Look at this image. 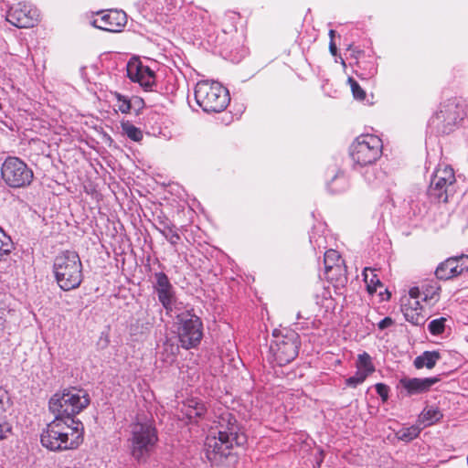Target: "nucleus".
<instances>
[{"instance_id": "1", "label": "nucleus", "mask_w": 468, "mask_h": 468, "mask_svg": "<svg viewBox=\"0 0 468 468\" xmlns=\"http://www.w3.org/2000/svg\"><path fill=\"white\" fill-rule=\"evenodd\" d=\"M218 436L211 435L206 439V456L212 463H220L230 455V450L236 446H242L247 437L239 431L236 419L229 413L221 418Z\"/></svg>"}, {"instance_id": "2", "label": "nucleus", "mask_w": 468, "mask_h": 468, "mask_svg": "<svg viewBox=\"0 0 468 468\" xmlns=\"http://www.w3.org/2000/svg\"><path fill=\"white\" fill-rule=\"evenodd\" d=\"M83 424L55 417L41 433L40 441L50 451H65L77 448L83 441Z\"/></svg>"}, {"instance_id": "3", "label": "nucleus", "mask_w": 468, "mask_h": 468, "mask_svg": "<svg viewBox=\"0 0 468 468\" xmlns=\"http://www.w3.org/2000/svg\"><path fill=\"white\" fill-rule=\"evenodd\" d=\"M157 441V430L152 420H137L130 425V437L127 442L130 453L137 463L147 462Z\"/></svg>"}, {"instance_id": "4", "label": "nucleus", "mask_w": 468, "mask_h": 468, "mask_svg": "<svg viewBox=\"0 0 468 468\" xmlns=\"http://www.w3.org/2000/svg\"><path fill=\"white\" fill-rule=\"evenodd\" d=\"M90 402L86 390L70 388L54 394L48 401V408L55 417L65 419L72 424L79 421L75 420V416L86 409Z\"/></svg>"}, {"instance_id": "5", "label": "nucleus", "mask_w": 468, "mask_h": 468, "mask_svg": "<svg viewBox=\"0 0 468 468\" xmlns=\"http://www.w3.org/2000/svg\"><path fill=\"white\" fill-rule=\"evenodd\" d=\"M55 280L63 291L78 288L83 279L82 263L79 254L73 250L58 253L53 261Z\"/></svg>"}, {"instance_id": "6", "label": "nucleus", "mask_w": 468, "mask_h": 468, "mask_svg": "<svg viewBox=\"0 0 468 468\" xmlns=\"http://www.w3.org/2000/svg\"><path fill=\"white\" fill-rule=\"evenodd\" d=\"M195 99L206 112H220L227 108L230 101L226 88L218 82L207 80L197 82L195 88Z\"/></svg>"}, {"instance_id": "7", "label": "nucleus", "mask_w": 468, "mask_h": 468, "mask_svg": "<svg viewBox=\"0 0 468 468\" xmlns=\"http://www.w3.org/2000/svg\"><path fill=\"white\" fill-rule=\"evenodd\" d=\"M465 115L463 106L456 98L442 101L439 110L430 119L429 125L438 133L448 134L454 131Z\"/></svg>"}, {"instance_id": "8", "label": "nucleus", "mask_w": 468, "mask_h": 468, "mask_svg": "<svg viewBox=\"0 0 468 468\" xmlns=\"http://www.w3.org/2000/svg\"><path fill=\"white\" fill-rule=\"evenodd\" d=\"M272 335L274 340L270 346V352L276 364L282 367L293 361L301 345L299 335L291 330H285L284 334L274 330Z\"/></svg>"}, {"instance_id": "9", "label": "nucleus", "mask_w": 468, "mask_h": 468, "mask_svg": "<svg viewBox=\"0 0 468 468\" xmlns=\"http://www.w3.org/2000/svg\"><path fill=\"white\" fill-rule=\"evenodd\" d=\"M1 176L9 187L20 188L31 184L34 174L20 158L8 156L2 165Z\"/></svg>"}, {"instance_id": "10", "label": "nucleus", "mask_w": 468, "mask_h": 468, "mask_svg": "<svg viewBox=\"0 0 468 468\" xmlns=\"http://www.w3.org/2000/svg\"><path fill=\"white\" fill-rule=\"evenodd\" d=\"M382 142L375 135L363 134L351 145V156L361 166L374 164L381 155Z\"/></svg>"}, {"instance_id": "11", "label": "nucleus", "mask_w": 468, "mask_h": 468, "mask_svg": "<svg viewBox=\"0 0 468 468\" xmlns=\"http://www.w3.org/2000/svg\"><path fill=\"white\" fill-rule=\"evenodd\" d=\"M178 338L185 349L196 347L203 336L201 319L191 311H186L177 315Z\"/></svg>"}, {"instance_id": "12", "label": "nucleus", "mask_w": 468, "mask_h": 468, "mask_svg": "<svg viewBox=\"0 0 468 468\" xmlns=\"http://www.w3.org/2000/svg\"><path fill=\"white\" fill-rule=\"evenodd\" d=\"M455 182V175L452 167L445 166L437 169L428 189L430 198L437 202L447 203L449 197L454 192Z\"/></svg>"}, {"instance_id": "13", "label": "nucleus", "mask_w": 468, "mask_h": 468, "mask_svg": "<svg viewBox=\"0 0 468 468\" xmlns=\"http://www.w3.org/2000/svg\"><path fill=\"white\" fill-rule=\"evenodd\" d=\"M100 17L92 21V25L99 29L109 32H119L127 22L126 14L122 10L112 9L98 13Z\"/></svg>"}, {"instance_id": "14", "label": "nucleus", "mask_w": 468, "mask_h": 468, "mask_svg": "<svg viewBox=\"0 0 468 468\" xmlns=\"http://www.w3.org/2000/svg\"><path fill=\"white\" fill-rule=\"evenodd\" d=\"M468 271V256L461 255L451 257L441 262L435 271V275L440 280H449Z\"/></svg>"}, {"instance_id": "15", "label": "nucleus", "mask_w": 468, "mask_h": 468, "mask_svg": "<svg viewBox=\"0 0 468 468\" xmlns=\"http://www.w3.org/2000/svg\"><path fill=\"white\" fill-rule=\"evenodd\" d=\"M154 277L155 279L154 289L157 293L159 302L167 312L172 311L173 304L176 302V293L172 283L163 271L155 272Z\"/></svg>"}, {"instance_id": "16", "label": "nucleus", "mask_w": 468, "mask_h": 468, "mask_svg": "<svg viewBox=\"0 0 468 468\" xmlns=\"http://www.w3.org/2000/svg\"><path fill=\"white\" fill-rule=\"evenodd\" d=\"M6 20L13 26L19 28H28L34 27L36 18V10L30 9L27 5L12 6L7 11Z\"/></svg>"}, {"instance_id": "17", "label": "nucleus", "mask_w": 468, "mask_h": 468, "mask_svg": "<svg viewBox=\"0 0 468 468\" xmlns=\"http://www.w3.org/2000/svg\"><path fill=\"white\" fill-rule=\"evenodd\" d=\"M441 381L440 376L433 378H404L399 380L400 386L406 389L409 396L414 394L425 393L431 389V388Z\"/></svg>"}, {"instance_id": "18", "label": "nucleus", "mask_w": 468, "mask_h": 468, "mask_svg": "<svg viewBox=\"0 0 468 468\" xmlns=\"http://www.w3.org/2000/svg\"><path fill=\"white\" fill-rule=\"evenodd\" d=\"M133 67L128 68V76L133 81H137L141 86L150 89L154 83V72L147 66L139 64Z\"/></svg>"}, {"instance_id": "19", "label": "nucleus", "mask_w": 468, "mask_h": 468, "mask_svg": "<svg viewBox=\"0 0 468 468\" xmlns=\"http://www.w3.org/2000/svg\"><path fill=\"white\" fill-rule=\"evenodd\" d=\"M206 405L196 399H189L182 410V412L190 421H197V419H202L207 413Z\"/></svg>"}, {"instance_id": "20", "label": "nucleus", "mask_w": 468, "mask_h": 468, "mask_svg": "<svg viewBox=\"0 0 468 468\" xmlns=\"http://www.w3.org/2000/svg\"><path fill=\"white\" fill-rule=\"evenodd\" d=\"M441 358V356L438 351H424L421 355L415 357L413 365L417 369L423 367L431 369Z\"/></svg>"}, {"instance_id": "21", "label": "nucleus", "mask_w": 468, "mask_h": 468, "mask_svg": "<svg viewBox=\"0 0 468 468\" xmlns=\"http://www.w3.org/2000/svg\"><path fill=\"white\" fill-rule=\"evenodd\" d=\"M340 255L335 250H329L324 253V263L325 273L329 279H334V276H331L330 273L334 271H341V265L339 264Z\"/></svg>"}, {"instance_id": "22", "label": "nucleus", "mask_w": 468, "mask_h": 468, "mask_svg": "<svg viewBox=\"0 0 468 468\" xmlns=\"http://www.w3.org/2000/svg\"><path fill=\"white\" fill-rule=\"evenodd\" d=\"M402 312L405 319L414 325H421L425 323L424 315L420 311H417V307H413L411 304H404Z\"/></svg>"}, {"instance_id": "23", "label": "nucleus", "mask_w": 468, "mask_h": 468, "mask_svg": "<svg viewBox=\"0 0 468 468\" xmlns=\"http://www.w3.org/2000/svg\"><path fill=\"white\" fill-rule=\"evenodd\" d=\"M364 282L367 284V292L372 294L377 292L378 286H382L380 280L375 273V270L371 268H365L363 271Z\"/></svg>"}, {"instance_id": "24", "label": "nucleus", "mask_w": 468, "mask_h": 468, "mask_svg": "<svg viewBox=\"0 0 468 468\" xmlns=\"http://www.w3.org/2000/svg\"><path fill=\"white\" fill-rule=\"evenodd\" d=\"M421 431L417 425L403 427L396 432L399 440L409 442L417 438Z\"/></svg>"}, {"instance_id": "25", "label": "nucleus", "mask_w": 468, "mask_h": 468, "mask_svg": "<svg viewBox=\"0 0 468 468\" xmlns=\"http://www.w3.org/2000/svg\"><path fill=\"white\" fill-rule=\"evenodd\" d=\"M356 368L358 371L361 370L363 373H366L368 376L375 371V367L372 363L371 356L367 352L358 355Z\"/></svg>"}, {"instance_id": "26", "label": "nucleus", "mask_w": 468, "mask_h": 468, "mask_svg": "<svg viewBox=\"0 0 468 468\" xmlns=\"http://www.w3.org/2000/svg\"><path fill=\"white\" fill-rule=\"evenodd\" d=\"M442 417V414L437 409L430 408L424 410L420 416V421L423 423L424 427L430 426L438 421Z\"/></svg>"}, {"instance_id": "27", "label": "nucleus", "mask_w": 468, "mask_h": 468, "mask_svg": "<svg viewBox=\"0 0 468 468\" xmlns=\"http://www.w3.org/2000/svg\"><path fill=\"white\" fill-rule=\"evenodd\" d=\"M121 126L123 133L131 140L140 142L143 139V132L129 121L122 122Z\"/></svg>"}, {"instance_id": "28", "label": "nucleus", "mask_w": 468, "mask_h": 468, "mask_svg": "<svg viewBox=\"0 0 468 468\" xmlns=\"http://www.w3.org/2000/svg\"><path fill=\"white\" fill-rule=\"evenodd\" d=\"M14 249V243L9 236L0 228V261L9 255Z\"/></svg>"}, {"instance_id": "29", "label": "nucleus", "mask_w": 468, "mask_h": 468, "mask_svg": "<svg viewBox=\"0 0 468 468\" xmlns=\"http://www.w3.org/2000/svg\"><path fill=\"white\" fill-rule=\"evenodd\" d=\"M161 234L174 247L176 246L181 240V237L178 234V229L175 224L171 225L165 232H162Z\"/></svg>"}, {"instance_id": "30", "label": "nucleus", "mask_w": 468, "mask_h": 468, "mask_svg": "<svg viewBox=\"0 0 468 468\" xmlns=\"http://www.w3.org/2000/svg\"><path fill=\"white\" fill-rule=\"evenodd\" d=\"M446 318L441 317L434 319L429 324V331L433 335H441L444 332Z\"/></svg>"}, {"instance_id": "31", "label": "nucleus", "mask_w": 468, "mask_h": 468, "mask_svg": "<svg viewBox=\"0 0 468 468\" xmlns=\"http://www.w3.org/2000/svg\"><path fill=\"white\" fill-rule=\"evenodd\" d=\"M348 83L350 84V88H351V90H352V93H353L354 97L356 100H359V101L365 100L366 92L360 87L358 82L356 80H354L353 78L349 77L348 78Z\"/></svg>"}, {"instance_id": "32", "label": "nucleus", "mask_w": 468, "mask_h": 468, "mask_svg": "<svg viewBox=\"0 0 468 468\" xmlns=\"http://www.w3.org/2000/svg\"><path fill=\"white\" fill-rule=\"evenodd\" d=\"M114 97L117 99L119 105L118 109L122 113H128L131 112L130 99L126 96L122 95L119 92L113 93Z\"/></svg>"}, {"instance_id": "33", "label": "nucleus", "mask_w": 468, "mask_h": 468, "mask_svg": "<svg viewBox=\"0 0 468 468\" xmlns=\"http://www.w3.org/2000/svg\"><path fill=\"white\" fill-rule=\"evenodd\" d=\"M173 224L174 223L171 220H169L165 216H157L154 226L155 229L162 233L165 232L166 229H168L169 227Z\"/></svg>"}, {"instance_id": "34", "label": "nucleus", "mask_w": 468, "mask_h": 468, "mask_svg": "<svg viewBox=\"0 0 468 468\" xmlns=\"http://www.w3.org/2000/svg\"><path fill=\"white\" fill-rule=\"evenodd\" d=\"M367 377L368 375H367L366 373H363L361 370H357L354 376L348 378L346 380V383L349 387L356 388L357 385L363 383Z\"/></svg>"}, {"instance_id": "35", "label": "nucleus", "mask_w": 468, "mask_h": 468, "mask_svg": "<svg viewBox=\"0 0 468 468\" xmlns=\"http://www.w3.org/2000/svg\"><path fill=\"white\" fill-rule=\"evenodd\" d=\"M9 404L10 398L8 392L3 388H0V418L5 417V413L9 407Z\"/></svg>"}, {"instance_id": "36", "label": "nucleus", "mask_w": 468, "mask_h": 468, "mask_svg": "<svg viewBox=\"0 0 468 468\" xmlns=\"http://www.w3.org/2000/svg\"><path fill=\"white\" fill-rule=\"evenodd\" d=\"M12 432V425L5 420V417L0 418V441L5 440L8 434Z\"/></svg>"}, {"instance_id": "37", "label": "nucleus", "mask_w": 468, "mask_h": 468, "mask_svg": "<svg viewBox=\"0 0 468 468\" xmlns=\"http://www.w3.org/2000/svg\"><path fill=\"white\" fill-rule=\"evenodd\" d=\"M131 111L133 110L135 115H139L141 111L144 108V101L140 97H133L130 99Z\"/></svg>"}, {"instance_id": "38", "label": "nucleus", "mask_w": 468, "mask_h": 468, "mask_svg": "<svg viewBox=\"0 0 468 468\" xmlns=\"http://www.w3.org/2000/svg\"><path fill=\"white\" fill-rule=\"evenodd\" d=\"M375 388L377 393L381 397L382 400L387 401L388 399L389 388L383 383L376 384Z\"/></svg>"}, {"instance_id": "39", "label": "nucleus", "mask_w": 468, "mask_h": 468, "mask_svg": "<svg viewBox=\"0 0 468 468\" xmlns=\"http://www.w3.org/2000/svg\"><path fill=\"white\" fill-rule=\"evenodd\" d=\"M393 320L390 317H385L378 324V326L380 330H384L393 324Z\"/></svg>"}, {"instance_id": "40", "label": "nucleus", "mask_w": 468, "mask_h": 468, "mask_svg": "<svg viewBox=\"0 0 468 468\" xmlns=\"http://www.w3.org/2000/svg\"><path fill=\"white\" fill-rule=\"evenodd\" d=\"M5 318L0 314V338L4 336L5 331Z\"/></svg>"}, {"instance_id": "41", "label": "nucleus", "mask_w": 468, "mask_h": 468, "mask_svg": "<svg viewBox=\"0 0 468 468\" xmlns=\"http://www.w3.org/2000/svg\"><path fill=\"white\" fill-rule=\"evenodd\" d=\"M420 289L418 287H414L410 290V296L412 299L416 300L420 297Z\"/></svg>"}, {"instance_id": "42", "label": "nucleus", "mask_w": 468, "mask_h": 468, "mask_svg": "<svg viewBox=\"0 0 468 468\" xmlns=\"http://www.w3.org/2000/svg\"><path fill=\"white\" fill-rule=\"evenodd\" d=\"M329 50L331 52V54L333 56H335L336 55V52H337V48H336V45L335 43V41L332 39L330 40V43H329Z\"/></svg>"}, {"instance_id": "43", "label": "nucleus", "mask_w": 468, "mask_h": 468, "mask_svg": "<svg viewBox=\"0 0 468 468\" xmlns=\"http://www.w3.org/2000/svg\"><path fill=\"white\" fill-rule=\"evenodd\" d=\"M323 461H324V453H323V452H320L319 457L316 458V463H317L318 468L321 466V463H323Z\"/></svg>"}, {"instance_id": "44", "label": "nucleus", "mask_w": 468, "mask_h": 468, "mask_svg": "<svg viewBox=\"0 0 468 468\" xmlns=\"http://www.w3.org/2000/svg\"><path fill=\"white\" fill-rule=\"evenodd\" d=\"M408 304H411L413 307H417V311H420L421 310V307H420V302L416 299L414 300L412 303L411 302H409Z\"/></svg>"}, {"instance_id": "45", "label": "nucleus", "mask_w": 468, "mask_h": 468, "mask_svg": "<svg viewBox=\"0 0 468 468\" xmlns=\"http://www.w3.org/2000/svg\"><path fill=\"white\" fill-rule=\"evenodd\" d=\"M339 180H340V181H342L343 183H345V178H344L343 176H335L333 178V180H332L331 184H332V183H334V182L339 181Z\"/></svg>"}, {"instance_id": "46", "label": "nucleus", "mask_w": 468, "mask_h": 468, "mask_svg": "<svg viewBox=\"0 0 468 468\" xmlns=\"http://www.w3.org/2000/svg\"><path fill=\"white\" fill-rule=\"evenodd\" d=\"M335 35V30H333V29H331V30L329 31L330 40H332V39L334 40Z\"/></svg>"}, {"instance_id": "47", "label": "nucleus", "mask_w": 468, "mask_h": 468, "mask_svg": "<svg viewBox=\"0 0 468 468\" xmlns=\"http://www.w3.org/2000/svg\"><path fill=\"white\" fill-rule=\"evenodd\" d=\"M434 293L435 292H433L431 295H429L428 293H425L423 300L427 301L428 299H432Z\"/></svg>"}, {"instance_id": "48", "label": "nucleus", "mask_w": 468, "mask_h": 468, "mask_svg": "<svg viewBox=\"0 0 468 468\" xmlns=\"http://www.w3.org/2000/svg\"><path fill=\"white\" fill-rule=\"evenodd\" d=\"M331 191H332L333 193H336V192H339L340 190H339V189H331Z\"/></svg>"}, {"instance_id": "49", "label": "nucleus", "mask_w": 468, "mask_h": 468, "mask_svg": "<svg viewBox=\"0 0 468 468\" xmlns=\"http://www.w3.org/2000/svg\"><path fill=\"white\" fill-rule=\"evenodd\" d=\"M0 109H2V105L0 104Z\"/></svg>"}]
</instances>
